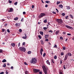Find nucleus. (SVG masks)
I'll return each instance as SVG.
<instances>
[{"instance_id": "nucleus-1", "label": "nucleus", "mask_w": 74, "mask_h": 74, "mask_svg": "<svg viewBox=\"0 0 74 74\" xmlns=\"http://www.w3.org/2000/svg\"><path fill=\"white\" fill-rule=\"evenodd\" d=\"M42 68L43 70L44 73L45 74H47V71L48 69V67H46L45 66L43 65L42 66Z\"/></svg>"}, {"instance_id": "nucleus-2", "label": "nucleus", "mask_w": 74, "mask_h": 74, "mask_svg": "<svg viewBox=\"0 0 74 74\" xmlns=\"http://www.w3.org/2000/svg\"><path fill=\"white\" fill-rule=\"evenodd\" d=\"M30 63L32 64H36L37 63V59L35 58H34L30 61Z\"/></svg>"}, {"instance_id": "nucleus-3", "label": "nucleus", "mask_w": 74, "mask_h": 74, "mask_svg": "<svg viewBox=\"0 0 74 74\" xmlns=\"http://www.w3.org/2000/svg\"><path fill=\"white\" fill-rule=\"evenodd\" d=\"M33 71H34V73H35V74H36V73H38V72H39V71H40V70L38 69H33Z\"/></svg>"}, {"instance_id": "nucleus-4", "label": "nucleus", "mask_w": 74, "mask_h": 74, "mask_svg": "<svg viewBox=\"0 0 74 74\" xmlns=\"http://www.w3.org/2000/svg\"><path fill=\"white\" fill-rule=\"evenodd\" d=\"M20 51L22 52H25L26 51V49L24 47H20L19 48Z\"/></svg>"}, {"instance_id": "nucleus-5", "label": "nucleus", "mask_w": 74, "mask_h": 74, "mask_svg": "<svg viewBox=\"0 0 74 74\" xmlns=\"http://www.w3.org/2000/svg\"><path fill=\"white\" fill-rule=\"evenodd\" d=\"M56 21L58 23H59L60 24L63 23V20L62 19H57Z\"/></svg>"}, {"instance_id": "nucleus-6", "label": "nucleus", "mask_w": 74, "mask_h": 74, "mask_svg": "<svg viewBox=\"0 0 74 74\" xmlns=\"http://www.w3.org/2000/svg\"><path fill=\"white\" fill-rule=\"evenodd\" d=\"M45 16V14L44 13H41L40 15L39 16V18H42V17H43V16Z\"/></svg>"}, {"instance_id": "nucleus-7", "label": "nucleus", "mask_w": 74, "mask_h": 74, "mask_svg": "<svg viewBox=\"0 0 74 74\" xmlns=\"http://www.w3.org/2000/svg\"><path fill=\"white\" fill-rule=\"evenodd\" d=\"M69 56H68V55L67 54H66L65 55V58H64V60H66L67 59V58H68Z\"/></svg>"}, {"instance_id": "nucleus-8", "label": "nucleus", "mask_w": 74, "mask_h": 74, "mask_svg": "<svg viewBox=\"0 0 74 74\" xmlns=\"http://www.w3.org/2000/svg\"><path fill=\"white\" fill-rule=\"evenodd\" d=\"M66 27L68 29H73V27H72L69 26L67 25H66Z\"/></svg>"}, {"instance_id": "nucleus-9", "label": "nucleus", "mask_w": 74, "mask_h": 74, "mask_svg": "<svg viewBox=\"0 0 74 74\" xmlns=\"http://www.w3.org/2000/svg\"><path fill=\"white\" fill-rule=\"evenodd\" d=\"M13 10H14V9H13V8H10V10H8V12H12L13 11Z\"/></svg>"}, {"instance_id": "nucleus-10", "label": "nucleus", "mask_w": 74, "mask_h": 74, "mask_svg": "<svg viewBox=\"0 0 74 74\" xmlns=\"http://www.w3.org/2000/svg\"><path fill=\"white\" fill-rule=\"evenodd\" d=\"M59 32H60V31L59 30H58L56 31V35H58L59 33Z\"/></svg>"}, {"instance_id": "nucleus-11", "label": "nucleus", "mask_w": 74, "mask_h": 74, "mask_svg": "<svg viewBox=\"0 0 74 74\" xmlns=\"http://www.w3.org/2000/svg\"><path fill=\"white\" fill-rule=\"evenodd\" d=\"M24 35H25V36H23V38H24V39H26V38H27V36H26V34H25Z\"/></svg>"}, {"instance_id": "nucleus-12", "label": "nucleus", "mask_w": 74, "mask_h": 74, "mask_svg": "<svg viewBox=\"0 0 74 74\" xmlns=\"http://www.w3.org/2000/svg\"><path fill=\"white\" fill-rule=\"evenodd\" d=\"M11 45L12 47H15V43H12L11 44Z\"/></svg>"}, {"instance_id": "nucleus-13", "label": "nucleus", "mask_w": 74, "mask_h": 74, "mask_svg": "<svg viewBox=\"0 0 74 74\" xmlns=\"http://www.w3.org/2000/svg\"><path fill=\"white\" fill-rule=\"evenodd\" d=\"M49 37V35L48 34H46L45 35V38H47Z\"/></svg>"}, {"instance_id": "nucleus-14", "label": "nucleus", "mask_w": 74, "mask_h": 74, "mask_svg": "<svg viewBox=\"0 0 74 74\" xmlns=\"http://www.w3.org/2000/svg\"><path fill=\"white\" fill-rule=\"evenodd\" d=\"M66 7L67 8L66 9H67V10H70V6H66Z\"/></svg>"}, {"instance_id": "nucleus-15", "label": "nucleus", "mask_w": 74, "mask_h": 74, "mask_svg": "<svg viewBox=\"0 0 74 74\" xmlns=\"http://www.w3.org/2000/svg\"><path fill=\"white\" fill-rule=\"evenodd\" d=\"M59 7L60 8H63V5L62 4L59 5Z\"/></svg>"}, {"instance_id": "nucleus-16", "label": "nucleus", "mask_w": 74, "mask_h": 74, "mask_svg": "<svg viewBox=\"0 0 74 74\" xmlns=\"http://www.w3.org/2000/svg\"><path fill=\"white\" fill-rule=\"evenodd\" d=\"M67 68V65H64V69H65Z\"/></svg>"}, {"instance_id": "nucleus-17", "label": "nucleus", "mask_w": 74, "mask_h": 74, "mask_svg": "<svg viewBox=\"0 0 74 74\" xmlns=\"http://www.w3.org/2000/svg\"><path fill=\"white\" fill-rule=\"evenodd\" d=\"M47 63V64H49V65H50V62H49V61L48 60H47L46 61Z\"/></svg>"}, {"instance_id": "nucleus-18", "label": "nucleus", "mask_w": 74, "mask_h": 74, "mask_svg": "<svg viewBox=\"0 0 74 74\" xmlns=\"http://www.w3.org/2000/svg\"><path fill=\"white\" fill-rule=\"evenodd\" d=\"M41 44H42V45H44V42H43V40H41Z\"/></svg>"}, {"instance_id": "nucleus-19", "label": "nucleus", "mask_w": 74, "mask_h": 74, "mask_svg": "<svg viewBox=\"0 0 74 74\" xmlns=\"http://www.w3.org/2000/svg\"><path fill=\"white\" fill-rule=\"evenodd\" d=\"M68 55L69 56H71L72 54L71 53H68Z\"/></svg>"}, {"instance_id": "nucleus-20", "label": "nucleus", "mask_w": 74, "mask_h": 74, "mask_svg": "<svg viewBox=\"0 0 74 74\" xmlns=\"http://www.w3.org/2000/svg\"><path fill=\"white\" fill-rule=\"evenodd\" d=\"M40 34H41V35L43 36L44 33H43V32L42 31H40Z\"/></svg>"}, {"instance_id": "nucleus-21", "label": "nucleus", "mask_w": 74, "mask_h": 74, "mask_svg": "<svg viewBox=\"0 0 74 74\" xmlns=\"http://www.w3.org/2000/svg\"><path fill=\"white\" fill-rule=\"evenodd\" d=\"M7 62V60H5V59H3V60H2V62L3 63H4V62Z\"/></svg>"}, {"instance_id": "nucleus-22", "label": "nucleus", "mask_w": 74, "mask_h": 74, "mask_svg": "<svg viewBox=\"0 0 74 74\" xmlns=\"http://www.w3.org/2000/svg\"><path fill=\"white\" fill-rule=\"evenodd\" d=\"M69 16L70 17V18H71L72 19L73 18V16L71 14L69 15Z\"/></svg>"}, {"instance_id": "nucleus-23", "label": "nucleus", "mask_w": 74, "mask_h": 74, "mask_svg": "<svg viewBox=\"0 0 74 74\" xmlns=\"http://www.w3.org/2000/svg\"><path fill=\"white\" fill-rule=\"evenodd\" d=\"M18 17H16L14 18V21H18Z\"/></svg>"}, {"instance_id": "nucleus-24", "label": "nucleus", "mask_w": 74, "mask_h": 74, "mask_svg": "<svg viewBox=\"0 0 74 74\" xmlns=\"http://www.w3.org/2000/svg\"><path fill=\"white\" fill-rule=\"evenodd\" d=\"M54 59L55 60L56 59H57V56L56 55H55L54 57H53Z\"/></svg>"}, {"instance_id": "nucleus-25", "label": "nucleus", "mask_w": 74, "mask_h": 74, "mask_svg": "<svg viewBox=\"0 0 74 74\" xmlns=\"http://www.w3.org/2000/svg\"><path fill=\"white\" fill-rule=\"evenodd\" d=\"M15 25L16 26H19V24L18 23H17L15 24Z\"/></svg>"}, {"instance_id": "nucleus-26", "label": "nucleus", "mask_w": 74, "mask_h": 74, "mask_svg": "<svg viewBox=\"0 0 74 74\" xmlns=\"http://www.w3.org/2000/svg\"><path fill=\"white\" fill-rule=\"evenodd\" d=\"M32 53V51H29L27 52L28 54H30Z\"/></svg>"}, {"instance_id": "nucleus-27", "label": "nucleus", "mask_w": 74, "mask_h": 74, "mask_svg": "<svg viewBox=\"0 0 74 74\" xmlns=\"http://www.w3.org/2000/svg\"><path fill=\"white\" fill-rule=\"evenodd\" d=\"M62 60H60V64H62V63H63Z\"/></svg>"}, {"instance_id": "nucleus-28", "label": "nucleus", "mask_w": 74, "mask_h": 74, "mask_svg": "<svg viewBox=\"0 0 74 74\" xmlns=\"http://www.w3.org/2000/svg\"><path fill=\"white\" fill-rule=\"evenodd\" d=\"M65 19H68V18H69V16H66L65 17Z\"/></svg>"}, {"instance_id": "nucleus-29", "label": "nucleus", "mask_w": 74, "mask_h": 74, "mask_svg": "<svg viewBox=\"0 0 74 74\" xmlns=\"http://www.w3.org/2000/svg\"><path fill=\"white\" fill-rule=\"evenodd\" d=\"M44 23H47V20L45 19V20L44 21Z\"/></svg>"}, {"instance_id": "nucleus-30", "label": "nucleus", "mask_w": 74, "mask_h": 74, "mask_svg": "<svg viewBox=\"0 0 74 74\" xmlns=\"http://www.w3.org/2000/svg\"><path fill=\"white\" fill-rule=\"evenodd\" d=\"M61 56H63V55H64V53H63V52H61Z\"/></svg>"}, {"instance_id": "nucleus-31", "label": "nucleus", "mask_w": 74, "mask_h": 74, "mask_svg": "<svg viewBox=\"0 0 74 74\" xmlns=\"http://www.w3.org/2000/svg\"><path fill=\"white\" fill-rule=\"evenodd\" d=\"M46 55V53H44L43 55V57H45Z\"/></svg>"}, {"instance_id": "nucleus-32", "label": "nucleus", "mask_w": 74, "mask_h": 74, "mask_svg": "<svg viewBox=\"0 0 74 74\" xmlns=\"http://www.w3.org/2000/svg\"><path fill=\"white\" fill-rule=\"evenodd\" d=\"M25 74H29V72H27V71H26L25 72Z\"/></svg>"}, {"instance_id": "nucleus-33", "label": "nucleus", "mask_w": 74, "mask_h": 74, "mask_svg": "<svg viewBox=\"0 0 74 74\" xmlns=\"http://www.w3.org/2000/svg\"><path fill=\"white\" fill-rule=\"evenodd\" d=\"M63 49L65 50L66 49V47L64 46L62 47Z\"/></svg>"}, {"instance_id": "nucleus-34", "label": "nucleus", "mask_w": 74, "mask_h": 74, "mask_svg": "<svg viewBox=\"0 0 74 74\" xmlns=\"http://www.w3.org/2000/svg\"><path fill=\"white\" fill-rule=\"evenodd\" d=\"M3 67H6V64H4L3 65Z\"/></svg>"}, {"instance_id": "nucleus-35", "label": "nucleus", "mask_w": 74, "mask_h": 74, "mask_svg": "<svg viewBox=\"0 0 74 74\" xmlns=\"http://www.w3.org/2000/svg\"><path fill=\"white\" fill-rule=\"evenodd\" d=\"M60 3V1H58L57 2V4L58 5Z\"/></svg>"}, {"instance_id": "nucleus-36", "label": "nucleus", "mask_w": 74, "mask_h": 74, "mask_svg": "<svg viewBox=\"0 0 74 74\" xmlns=\"http://www.w3.org/2000/svg\"><path fill=\"white\" fill-rule=\"evenodd\" d=\"M52 62L53 63H55V62H54V60L53 59H52L51 60Z\"/></svg>"}, {"instance_id": "nucleus-37", "label": "nucleus", "mask_w": 74, "mask_h": 74, "mask_svg": "<svg viewBox=\"0 0 74 74\" xmlns=\"http://www.w3.org/2000/svg\"><path fill=\"white\" fill-rule=\"evenodd\" d=\"M2 32H4V31H5V29H4L3 28L2 29Z\"/></svg>"}, {"instance_id": "nucleus-38", "label": "nucleus", "mask_w": 74, "mask_h": 74, "mask_svg": "<svg viewBox=\"0 0 74 74\" xmlns=\"http://www.w3.org/2000/svg\"><path fill=\"white\" fill-rule=\"evenodd\" d=\"M45 41L48 42V41H49V40L47 38L46 39H45Z\"/></svg>"}, {"instance_id": "nucleus-39", "label": "nucleus", "mask_w": 74, "mask_h": 74, "mask_svg": "<svg viewBox=\"0 0 74 74\" xmlns=\"http://www.w3.org/2000/svg\"><path fill=\"white\" fill-rule=\"evenodd\" d=\"M62 16H64L65 15V13H62Z\"/></svg>"}, {"instance_id": "nucleus-40", "label": "nucleus", "mask_w": 74, "mask_h": 74, "mask_svg": "<svg viewBox=\"0 0 74 74\" xmlns=\"http://www.w3.org/2000/svg\"><path fill=\"white\" fill-rule=\"evenodd\" d=\"M21 22H23L24 21V18H22L21 20Z\"/></svg>"}, {"instance_id": "nucleus-41", "label": "nucleus", "mask_w": 74, "mask_h": 74, "mask_svg": "<svg viewBox=\"0 0 74 74\" xmlns=\"http://www.w3.org/2000/svg\"><path fill=\"white\" fill-rule=\"evenodd\" d=\"M3 50L0 49V53H3Z\"/></svg>"}, {"instance_id": "nucleus-42", "label": "nucleus", "mask_w": 74, "mask_h": 74, "mask_svg": "<svg viewBox=\"0 0 74 74\" xmlns=\"http://www.w3.org/2000/svg\"><path fill=\"white\" fill-rule=\"evenodd\" d=\"M45 2L46 3H50V1H46Z\"/></svg>"}, {"instance_id": "nucleus-43", "label": "nucleus", "mask_w": 74, "mask_h": 74, "mask_svg": "<svg viewBox=\"0 0 74 74\" xmlns=\"http://www.w3.org/2000/svg\"><path fill=\"white\" fill-rule=\"evenodd\" d=\"M38 37L40 39H41V36L40 35H38Z\"/></svg>"}, {"instance_id": "nucleus-44", "label": "nucleus", "mask_w": 74, "mask_h": 74, "mask_svg": "<svg viewBox=\"0 0 74 74\" xmlns=\"http://www.w3.org/2000/svg\"><path fill=\"white\" fill-rule=\"evenodd\" d=\"M17 4H18V2H16L15 3H14V4L15 5H17Z\"/></svg>"}, {"instance_id": "nucleus-45", "label": "nucleus", "mask_w": 74, "mask_h": 74, "mask_svg": "<svg viewBox=\"0 0 74 74\" xmlns=\"http://www.w3.org/2000/svg\"><path fill=\"white\" fill-rule=\"evenodd\" d=\"M40 52H43V49H42V48L40 50Z\"/></svg>"}, {"instance_id": "nucleus-46", "label": "nucleus", "mask_w": 74, "mask_h": 74, "mask_svg": "<svg viewBox=\"0 0 74 74\" xmlns=\"http://www.w3.org/2000/svg\"><path fill=\"white\" fill-rule=\"evenodd\" d=\"M19 32H22V29H20L19 30Z\"/></svg>"}, {"instance_id": "nucleus-47", "label": "nucleus", "mask_w": 74, "mask_h": 74, "mask_svg": "<svg viewBox=\"0 0 74 74\" xmlns=\"http://www.w3.org/2000/svg\"><path fill=\"white\" fill-rule=\"evenodd\" d=\"M9 3H10V4H11V3H12V1H11L10 0H9Z\"/></svg>"}, {"instance_id": "nucleus-48", "label": "nucleus", "mask_w": 74, "mask_h": 74, "mask_svg": "<svg viewBox=\"0 0 74 74\" xmlns=\"http://www.w3.org/2000/svg\"><path fill=\"white\" fill-rule=\"evenodd\" d=\"M60 39L61 40H63V38L62 37H60Z\"/></svg>"}, {"instance_id": "nucleus-49", "label": "nucleus", "mask_w": 74, "mask_h": 74, "mask_svg": "<svg viewBox=\"0 0 74 74\" xmlns=\"http://www.w3.org/2000/svg\"><path fill=\"white\" fill-rule=\"evenodd\" d=\"M54 48H57V45H55L54 46Z\"/></svg>"}, {"instance_id": "nucleus-50", "label": "nucleus", "mask_w": 74, "mask_h": 74, "mask_svg": "<svg viewBox=\"0 0 74 74\" xmlns=\"http://www.w3.org/2000/svg\"><path fill=\"white\" fill-rule=\"evenodd\" d=\"M43 29H44V30H47V28L46 27H44Z\"/></svg>"}, {"instance_id": "nucleus-51", "label": "nucleus", "mask_w": 74, "mask_h": 74, "mask_svg": "<svg viewBox=\"0 0 74 74\" xmlns=\"http://www.w3.org/2000/svg\"><path fill=\"white\" fill-rule=\"evenodd\" d=\"M7 31L8 33H10V29H8L7 30Z\"/></svg>"}, {"instance_id": "nucleus-52", "label": "nucleus", "mask_w": 74, "mask_h": 74, "mask_svg": "<svg viewBox=\"0 0 74 74\" xmlns=\"http://www.w3.org/2000/svg\"><path fill=\"white\" fill-rule=\"evenodd\" d=\"M39 74H42V72H41V71H40L39 72Z\"/></svg>"}, {"instance_id": "nucleus-53", "label": "nucleus", "mask_w": 74, "mask_h": 74, "mask_svg": "<svg viewBox=\"0 0 74 74\" xmlns=\"http://www.w3.org/2000/svg\"><path fill=\"white\" fill-rule=\"evenodd\" d=\"M52 13H53V14H56V12H53Z\"/></svg>"}, {"instance_id": "nucleus-54", "label": "nucleus", "mask_w": 74, "mask_h": 74, "mask_svg": "<svg viewBox=\"0 0 74 74\" xmlns=\"http://www.w3.org/2000/svg\"><path fill=\"white\" fill-rule=\"evenodd\" d=\"M23 45H25V42H23L22 44Z\"/></svg>"}, {"instance_id": "nucleus-55", "label": "nucleus", "mask_w": 74, "mask_h": 74, "mask_svg": "<svg viewBox=\"0 0 74 74\" xmlns=\"http://www.w3.org/2000/svg\"><path fill=\"white\" fill-rule=\"evenodd\" d=\"M20 44H21V43L20 42H19L18 44V46L19 47L20 46Z\"/></svg>"}, {"instance_id": "nucleus-56", "label": "nucleus", "mask_w": 74, "mask_h": 74, "mask_svg": "<svg viewBox=\"0 0 74 74\" xmlns=\"http://www.w3.org/2000/svg\"><path fill=\"white\" fill-rule=\"evenodd\" d=\"M24 64L25 65H27V64L26 63V62H24Z\"/></svg>"}, {"instance_id": "nucleus-57", "label": "nucleus", "mask_w": 74, "mask_h": 74, "mask_svg": "<svg viewBox=\"0 0 74 74\" xmlns=\"http://www.w3.org/2000/svg\"><path fill=\"white\" fill-rule=\"evenodd\" d=\"M23 14H24V15H25V14H26V12H23Z\"/></svg>"}, {"instance_id": "nucleus-58", "label": "nucleus", "mask_w": 74, "mask_h": 74, "mask_svg": "<svg viewBox=\"0 0 74 74\" xmlns=\"http://www.w3.org/2000/svg\"><path fill=\"white\" fill-rule=\"evenodd\" d=\"M67 35L68 36H71V34H67Z\"/></svg>"}, {"instance_id": "nucleus-59", "label": "nucleus", "mask_w": 74, "mask_h": 74, "mask_svg": "<svg viewBox=\"0 0 74 74\" xmlns=\"http://www.w3.org/2000/svg\"><path fill=\"white\" fill-rule=\"evenodd\" d=\"M4 73V72H1V73H0V74H3Z\"/></svg>"}, {"instance_id": "nucleus-60", "label": "nucleus", "mask_w": 74, "mask_h": 74, "mask_svg": "<svg viewBox=\"0 0 74 74\" xmlns=\"http://www.w3.org/2000/svg\"><path fill=\"white\" fill-rule=\"evenodd\" d=\"M63 34H66V32H63Z\"/></svg>"}, {"instance_id": "nucleus-61", "label": "nucleus", "mask_w": 74, "mask_h": 74, "mask_svg": "<svg viewBox=\"0 0 74 74\" xmlns=\"http://www.w3.org/2000/svg\"><path fill=\"white\" fill-rule=\"evenodd\" d=\"M34 5H32V8H34Z\"/></svg>"}, {"instance_id": "nucleus-62", "label": "nucleus", "mask_w": 74, "mask_h": 74, "mask_svg": "<svg viewBox=\"0 0 74 74\" xmlns=\"http://www.w3.org/2000/svg\"><path fill=\"white\" fill-rule=\"evenodd\" d=\"M60 74H63V73L62 72H60L59 73Z\"/></svg>"}, {"instance_id": "nucleus-63", "label": "nucleus", "mask_w": 74, "mask_h": 74, "mask_svg": "<svg viewBox=\"0 0 74 74\" xmlns=\"http://www.w3.org/2000/svg\"><path fill=\"white\" fill-rule=\"evenodd\" d=\"M8 24H7V23H5V26L6 27L7 26Z\"/></svg>"}, {"instance_id": "nucleus-64", "label": "nucleus", "mask_w": 74, "mask_h": 74, "mask_svg": "<svg viewBox=\"0 0 74 74\" xmlns=\"http://www.w3.org/2000/svg\"><path fill=\"white\" fill-rule=\"evenodd\" d=\"M48 7V5H47V4L46 5H45V7Z\"/></svg>"}]
</instances>
